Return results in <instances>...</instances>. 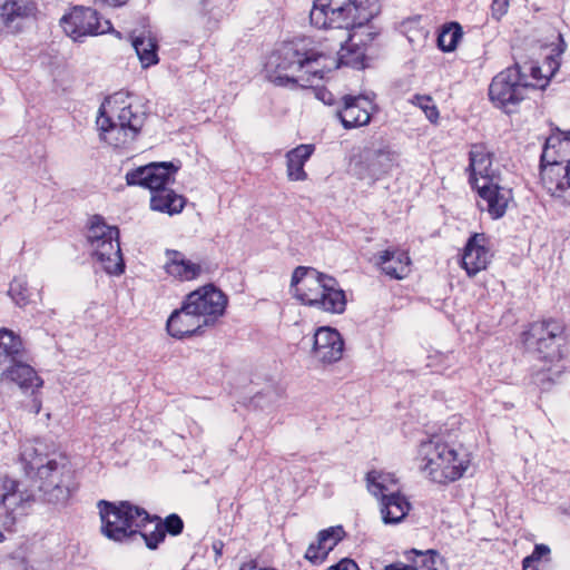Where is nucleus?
<instances>
[{
    "mask_svg": "<svg viewBox=\"0 0 570 570\" xmlns=\"http://www.w3.org/2000/svg\"><path fill=\"white\" fill-rule=\"evenodd\" d=\"M327 570H360V568L353 559L343 558L337 563L328 567Z\"/></svg>",
    "mask_w": 570,
    "mask_h": 570,
    "instance_id": "obj_44",
    "label": "nucleus"
},
{
    "mask_svg": "<svg viewBox=\"0 0 570 570\" xmlns=\"http://www.w3.org/2000/svg\"><path fill=\"white\" fill-rule=\"evenodd\" d=\"M0 377L2 381L14 383L22 392L30 394H33L43 384L36 370L23 358L0 368Z\"/></svg>",
    "mask_w": 570,
    "mask_h": 570,
    "instance_id": "obj_21",
    "label": "nucleus"
},
{
    "mask_svg": "<svg viewBox=\"0 0 570 570\" xmlns=\"http://www.w3.org/2000/svg\"><path fill=\"white\" fill-rule=\"evenodd\" d=\"M564 160L542 161L540 158V178L543 187L552 195L561 197L567 190Z\"/></svg>",
    "mask_w": 570,
    "mask_h": 570,
    "instance_id": "obj_26",
    "label": "nucleus"
},
{
    "mask_svg": "<svg viewBox=\"0 0 570 570\" xmlns=\"http://www.w3.org/2000/svg\"><path fill=\"white\" fill-rule=\"evenodd\" d=\"M498 78L499 76H494L489 86V98L495 106H498L497 101H499V92L495 90Z\"/></svg>",
    "mask_w": 570,
    "mask_h": 570,
    "instance_id": "obj_45",
    "label": "nucleus"
},
{
    "mask_svg": "<svg viewBox=\"0 0 570 570\" xmlns=\"http://www.w3.org/2000/svg\"><path fill=\"white\" fill-rule=\"evenodd\" d=\"M375 110L374 101L366 96L345 95L342 97V107L336 110V116L345 129H353L368 125Z\"/></svg>",
    "mask_w": 570,
    "mask_h": 570,
    "instance_id": "obj_17",
    "label": "nucleus"
},
{
    "mask_svg": "<svg viewBox=\"0 0 570 570\" xmlns=\"http://www.w3.org/2000/svg\"><path fill=\"white\" fill-rule=\"evenodd\" d=\"M180 166L173 161H155L126 173L128 186H139L150 190V208L170 216L183 212L186 198L167 186L175 181Z\"/></svg>",
    "mask_w": 570,
    "mask_h": 570,
    "instance_id": "obj_3",
    "label": "nucleus"
},
{
    "mask_svg": "<svg viewBox=\"0 0 570 570\" xmlns=\"http://www.w3.org/2000/svg\"><path fill=\"white\" fill-rule=\"evenodd\" d=\"M166 256L168 258L165 265L166 273L179 281L196 279L203 272L200 264L187 259L178 250L167 249Z\"/></svg>",
    "mask_w": 570,
    "mask_h": 570,
    "instance_id": "obj_27",
    "label": "nucleus"
},
{
    "mask_svg": "<svg viewBox=\"0 0 570 570\" xmlns=\"http://www.w3.org/2000/svg\"><path fill=\"white\" fill-rule=\"evenodd\" d=\"M420 470L426 476L440 484H446L460 479L468 469L469 461L461 458L440 435H433L421 441L417 450Z\"/></svg>",
    "mask_w": 570,
    "mask_h": 570,
    "instance_id": "obj_8",
    "label": "nucleus"
},
{
    "mask_svg": "<svg viewBox=\"0 0 570 570\" xmlns=\"http://www.w3.org/2000/svg\"><path fill=\"white\" fill-rule=\"evenodd\" d=\"M26 469L28 473L35 471L32 487L39 501L65 504L77 489L75 471L62 455H37L28 461Z\"/></svg>",
    "mask_w": 570,
    "mask_h": 570,
    "instance_id": "obj_4",
    "label": "nucleus"
},
{
    "mask_svg": "<svg viewBox=\"0 0 570 570\" xmlns=\"http://www.w3.org/2000/svg\"><path fill=\"white\" fill-rule=\"evenodd\" d=\"M97 507L101 520V533L109 540L128 542L139 535L150 550L157 549L165 540L166 534L158 523L150 533L140 531L147 523L159 520V517L149 514L144 508L130 501L100 500Z\"/></svg>",
    "mask_w": 570,
    "mask_h": 570,
    "instance_id": "obj_2",
    "label": "nucleus"
},
{
    "mask_svg": "<svg viewBox=\"0 0 570 570\" xmlns=\"http://www.w3.org/2000/svg\"><path fill=\"white\" fill-rule=\"evenodd\" d=\"M407 561L412 562L414 567L438 570V562L442 561L440 553L436 550L429 549L425 551L412 549L405 552Z\"/></svg>",
    "mask_w": 570,
    "mask_h": 570,
    "instance_id": "obj_35",
    "label": "nucleus"
},
{
    "mask_svg": "<svg viewBox=\"0 0 570 570\" xmlns=\"http://www.w3.org/2000/svg\"><path fill=\"white\" fill-rule=\"evenodd\" d=\"M60 26L65 33L75 41L112 30L111 22L109 20L101 22L98 11L89 7H75L60 19Z\"/></svg>",
    "mask_w": 570,
    "mask_h": 570,
    "instance_id": "obj_11",
    "label": "nucleus"
},
{
    "mask_svg": "<svg viewBox=\"0 0 570 570\" xmlns=\"http://www.w3.org/2000/svg\"><path fill=\"white\" fill-rule=\"evenodd\" d=\"M504 4H508V0H504Z\"/></svg>",
    "mask_w": 570,
    "mask_h": 570,
    "instance_id": "obj_55",
    "label": "nucleus"
},
{
    "mask_svg": "<svg viewBox=\"0 0 570 570\" xmlns=\"http://www.w3.org/2000/svg\"><path fill=\"white\" fill-rule=\"evenodd\" d=\"M367 488L375 495L383 498L390 491L389 483H395L396 480L391 474H384L377 471H370L366 474Z\"/></svg>",
    "mask_w": 570,
    "mask_h": 570,
    "instance_id": "obj_37",
    "label": "nucleus"
},
{
    "mask_svg": "<svg viewBox=\"0 0 570 570\" xmlns=\"http://www.w3.org/2000/svg\"><path fill=\"white\" fill-rule=\"evenodd\" d=\"M323 277H326V274L313 267H296L291 279L294 297L304 305L312 306L313 302H317V295L321 288H323Z\"/></svg>",
    "mask_w": 570,
    "mask_h": 570,
    "instance_id": "obj_18",
    "label": "nucleus"
},
{
    "mask_svg": "<svg viewBox=\"0 0 570 570\" xmlns=\"http://www.w3.org/2000/svg\"><path fill=\"white\" fill-rule=\"evenodd\" d=\"M36 0H0V32L21 33L29 20L36 17Z\"/></svg>",
    "mask_w": 570,
    "mask_h": 570,
    "instance_id": "obj_16",
    "label": "nucleus"
},
{
    "mask_svg": "<svg viewBox=\"0 0 570 570\" xmlns=\"http://www.w3.org/2000/svg\"><path fill=\"white\" fill-rule=\"evenodd\" d=\"M22 340L8 328L0 330V368L24 358Z\"/></svg>",
    "mask_w": 570,
    "mask_h": 570,
    "instance_id": "obj_31",
    "label": "nucleus"
},
{
    "mask_svg": "<svg viewBox=\"0 0 570 570\" xmlns=\"http://www.w3.org/2000/svg\"><path fill=\"white\" fill-rule=\"evenodd\" d=\"M344 341L340 332L332 327H320L314 334L312 354L324 364H332L343 356Z\"/></svg>",
    "mask_w": 570,
    "mask_h": 570,
    "instance_id": "obj_19",
    "label": "nucleus"
},
{
    "mask_svg": "<svg viewBox=\"0 0 570 570\" xmlns=\"http://www.w3.org/2000/svg\"><path fill=\"white\" fill-rule=\"evenodd\" d=\"M504 207H505V205H502V204H501V212H500L501 217H502V216H503V214H504Z\"/></svg>",
    "mask_w": 570,
    "mask_h": 570,
    "instance_id": "obj_53",
    "label": "nucleus"
},
{
    "mask_svg": "<svg viewBox=\"0 0 570 570\" xmlns=\"http://www.w3.org/2000/svg\"><path fill=\"white\" fill-rule=\"evenodd\" d=\"M382 272L394 279H402L410 272V257L404 252L386 249L379 257Z\"/></svg>",
    "mask_w": 570,
    "mask_h": 570,
    "instance_id": "obj_30",
    "label": "nucleus"
},
{
    "mask_svg": "<svg viewBox=\"0 0 570 570\" xmlns=\"http://www.w3.org/2000/svg\"><path fill=\"white\" fill-rule=\"evenodd\" d=\"M3 538H4V537H3V534L0 532V541H1Z\"/></svg>",
    "mask_w": 570,
    "mask_h": 570,
    "instance_id": "obj_54",
    "label": "nucleus"
},
{
    "mask_svg": "<svg viewBox=\"0 0 570 570\" xmlns=\"http://www.w3.org/2000/svg\"><path fill=\"white\" fill-rule=\"evenodd\" d=\"M214 549L216 550L217 554H220L222 553V550L219 548H217V544L215 543L214 544Z\"/></svg>",
    "mask_w": 570,
    "mask_h": 570,
    "instance_id": "obj_52",
    "label": "nucleus"
},
{
    "mask_svg": "<svg viewBox=\"0 0 570 570\" xmlns=\"http://www.w3.org/2000/svg\"><path fill=\"white\" fill-rule=\"evenodd\" d=\"M520 342L538 361L556 365L566 356L567 325L556 317L530 322L521 332Z\"/></svg>",
    "mask_w": 570,
    "mask_h": 570,
    "instance_id": "obj_6",
    "label": "nucleus"
},
{
    "mask_svg": "<svg viewBox=\"0 0 570 570\" xmlns=\"http://www.w3.org/2000/svg\"><path fill=\"white\" fill-rule=\"evenodd\" d=\"M562 137L564 138V144H570V129L569 130H561Z\"/></svg>",
    "mask_w": 570,
    "mask_h": 570,
    "instance_id": "obj_50",
    "label": "nucleus"
},
{
    "mask_svg": "<svg viewBox=\"0 0 570 570\" xmlns=\"http://www.w3.org/2000/svg\"><path fill=\"white\" fill-rule=\"evenodd\" d=\"M550 552L551 551H550V548L548 546L542 544V543L535 544L534 549H533V552L530 556L525 557L524 559H525V562H534L535 563L541 558L549 557Z\"/></svg>",
    "mask_w": 570,
    "mask_h": 570,
    "instance_id": "obj_42",
    "label": "nucleus"
},
{
    "mask_svg": "<svg viewBox=\"0 0 570 570\" xmlns=\"http://www.w3.org/2000/svg\"><path fill=\"white\" fill-rule=\"evenodd\" d=\"M239 570H276L275 568H259L256 560L244 562Z\"/></svg>",
    "mask_w": 570,
    "mask_h": 570,
    "instance_id": "obj_47",
    "label": "nucleus"
},
{
    "mask_svg": "<svg viewBox=\"0 0 570 570\" xmlns=\"http://www.w3.org/2000/svg\"><path fill=\"white\" fill-rule=\"evenodd\" d=\"M323 288L317 295V302H313L312 307L326 313L342 314L346 308L345 292L340 288L338 282L330 276L323 277Z\"/></svg>",
    "mask_w": 570,
    "mask_h": 570,
    "instance_id": "obj_25",
    "label": "nucleus"
},
{
    "mask_svg": "<svg viewBox=\"0 0 570 570\" xmlns=\"http://www.w3.org/2000/svg\"><path fill=\"white\" fill-rule=\"evenodd\" d=\"M490 252L487 248V238L484 234H473L466 242L461 258L462 267L469 276L478 274L487 268L490 262Z\"/></svg>",
    "mask_w": 570,
    "mask_h": 570,
    "instance_id": "obj_22",
    "label": "nucleus"
},
{
    "mask_svg": "<svg viewBox=\"0 0 570 570\" xmlns=\"http://www.w3.org/2000/svg\"><path fill=\"white\" fill-rule=\"evenodd\" d=\"M490 154L482 146H473L470 151L469 181L478 190L479 196L487 202L489 214L499 218V183L492 170Z\"/></svg>",
    "mask_w": 570,
    "mask_h": 570,
    "instance_id": "obj_10",
    "label": "nucleus"
},
{
    "mask_svg": "<svg viewBox=\"0 0 570 570\" xmlns=\"http://www.w3.org/2000/svg\"><path fill=\"white\" fill-rule=\"evenodd\" d=\"M566 184L567 190L570 189V160H567L566 165Z\"/></svg>",
    "mask_w": 570,
    "mask_h": 570,
    "instance_id": "obj_48",
    "label": "nucleus"
},
{
    "mask_svg": "<svg viewBox=\"0 0 570 570\" xmlns=\"http://www.w3.org/2000/svg\"><path fill=\"white\" fill-rule=\"evenodd\" d=\"M566 146L561 129L557 126H552L551 132L544 141L540 158H542V161L556 163L557 160H564L567 163L568 159L563 156Z\"/></svg>",
    "mask_w": 570,
    "mask_h": 570,
    "instance_id": "obj_33",
    "label": "nucleus"
},
{
    "mask_svg": "<svg viewBox=\"0 0 570 570\" xmlns=\"http://www.w3.org/2000/svg\"><path fill=\"white\" fill-rule=\"evenodd\" d=\"M381 505L382 519L386 524L399 523L406 517L410 510V502L399 491L383 494Z\"/></svg>",
    "mask_w": 570,
    "mask_h": 570,
    "instance_id": "obj_29",
    "label": "nucleus"
},
{
    "mask_svg": "<svg viewBox=\"0 0 570 570\" xmlns=\"http://www.w3.org/2000/svg\"><path fill=\"white\" fill-rule=\"evenodd\" d=\"M548 365V367H542L531 373V384L537 386L541 392L550 391L561 374V371L553 370L554 365Z\"/></svg>",
    "mask_w": 570,
    "mask_h": 570,
    "instance_id": "obj_36",
    "label": "nucleus"
},
{
    "mask_svg": "<svg viewBox=\"0 0 570 570\" xmlns=\"http://www.w3.org/2000/svg\"><path fill=\"white\" fill-rule=\"evenodd\" d=\"M462 37L463 30L460 23L450 22L442 27L438 36V47L443 52H452L456 49Z\"/></svg>",
    "mask_w": 570,
    "mask_h": 570,
    "instance_id": "obj_34",
    "label": "nucleus"
},
{
    "mask_svg": "<svg viewBox=\"0 0 570 570\" xmlns=\"http://www.w3.org/2000/svg\"><path fill=\"white\" fill-rule=\"evenodd\" d=\"M8 293L19 306H23L29 302L30 293L23 279L14 278L10 283Z\"/></svg>",
    "mask_w": 570,
    "mask_h": 570,
    "instance_id": "obj_39",
    "label": "nucleus"
},
{
    "mask_svg": "<svg viewBox=\"0 0 570 570\" xmlns=\"http://www.w3.org/2000/svg\"><path fill=\"white\" fill-rule=\"evenodd\" d=\"M499 2V0H492V16L495 17V8L494 6Z\"/></svg>",
    "mask_w": 570,
    "mask_h": 570,
    "instance_id": "obj_51",
    "label": "nucleus"
},
{
    "mask_svg": "<svg viewBox=\"0 0 570 570\" xmlns=\"http://www.w3.org/2000/svg\"><path fill=\"white\" fill-rule=\"evenodd\" d=\"M400 154L390 149L367 151L352 164V174L370 185L389 175L400 165Z\"/></svg>",
    "mask_w": 570,
    "mask_h": 570,
    "instance_id": "obj_12",
    "label": "nucleus"
},
{
    "mask_svg": "<svg viewBox=\"0 0 570 570\" xmlns=\"http://www.w3.org/2000/svg\"><path fill=\"white\" fill-rule=\"evenodd\" d=\"M38 499L35 489L23 488L22 484L11 478L4 476L0 479V505L7 512L6 525H13L16 514H26L29 508Z\"/></svg>",
    "mask_w": 570,
    "mask_h": 570,
    "instance_id": "obj_15",
    "label": "nucleus"
},
{
    "mask_svg": "<svg viewBox=\"0 0 570 570\" xmlns=\"http://www.w3.org/2000/svg\"><path fill=\"white\" fill-rule=\"evenodd\" d=\"M530 76L532 82L528 81V76L520 71L519 65L508 68L501 83V107L508 104H518L524 98V91L528 88L544 89L550 77L542 75L540 67L531 66Z\"/></svg>",
    "mask_w": 570,
    "mask_h": 570,
    "instance_id": "obj_13",
    "label": "nucleus"
},
{
    "mask_svg": "<svg viewBox=\"0 0 570 570\" xmlns=\"http://www.w3.org/2000/svg\"><path fill=\"white\" fill-rule=\"evenodd\" d=\"M341 49L337 58L334 60V67H352L354 69H364L366 59V41L357 31L348 33L345 43L341 42Z\"/></svg>",
    "mask_w": 570,
    "mask_h": 570,
    "instance_id": "obj_24",
    "label": "nucleus"
},
{
    "mask_svg": "<svg viewBox=\"0 0 570 570\" xmlns=\"http://www.w3.org/2000/svg\"><path fill=\"white\" fill-rule=\"evenodd\" d=\"M523 570H539L534 562H525V559L522 561Z\"/></svg>",
    "mask_w": 570,
    "mask_h": 570,
    "instance_id": "obj_49",
    "label": "nucleus"
},
{
    "mask_svg": "<svg viewBox=\"0 0 570 570\" xmlns=\"http://www.w3.org/2000/svg\"><path fill=\"white\" fill-rule=\"evenodd\" d=\"M315 150L314 145L302 144L286 154L287 177L292 181H303L307 179V173L304 169L306 161Z\"/></svg>",
    "mask_w": 570,
    "mask_h": 570,
    "instance_id": "obj_28",
    "label": "nucleus"
},
{
    "mask_svg": "<svg viewBox=\"0 0 570 570\" xmlns=\"http://www.w3.org/2000/svg\"><path fill=\"white\" fill-rule=\"evenodd\" d=\"M371 0H315L309 12L311 23L318 29L362 28L376 14Z\"/></svg>",
    "mask_w": 570,
    "mask_h": 570,
    "instance_id": "obj_7",
    "label": "nucleus"
},
{
    "mask_svg": "<svg viewBox=\"0 0 570 570\" xmlns=\"http://www.w3.org/2000/svg\"><path fill=\"white\" fill-rule=\"evenodd\" d=\"M156 521L160 525L165 534L168 533L170 535H178L184 530V521L176 513L169 514L168 517L165 518L164 521H161L160 518L159 520Z\"/></svg>",
    "mask_w": 570,
    "mask_h": 570,
    "instance_id": "obj_40",
    "label": "nucleus"
},
{
    "mask_svg": "<svg viewBox=\"0 0 570 570\" xmlns=\"http://www.w3.org/2000/svg\"><path fill=\"white\" fill-rule=\"evenodd\" d=\"M184 299L207 326H213L224 315L228 303L227 296L213 284L190 292Z\"/></svg>",
    "mask_w": 570,
    "mask_h": 570,
    "instance_id": "obj_14",
    "label": "nucleus"
},
{
    "mask_svg": "<svg viewBox=\"0 0 570 570\" xmlns=\"http://www.w3.org/2000/svg\"><path fill=\"white\" fill-rule=\"evenodd\" d=\"M132 47L144 68H148L158 62V45L150 35H140L132 39Z\"/></svg>",
    "mask_w": 570,
    "mask_h": 570,
    "instance_id": "obj_32",
    "label": "nucleus"
},
{
    "mask_svg": "<svg viewBox=\"0 0 570 570\" xmlns=\"http://www.w3.org/2000/svg\"><path fill=\"white\" fill-rule=\"evenodd\" d=\"M326 56L308 38L283 42L266 63V78L278 87L312 86L324 77Z\"/></svg>",
    "mask_w": 570,
    "mask_h": 570,
    "instance_id": "obj_1",
    "label": "nucleus"
},
{
    "mask_svg": "<svg viewBox=\"0 0 570 570\" xmlns=\"http://www.w3.org/2000/svg\"><path fill=\"white\" fill-rule=\"evenodd\" d=\"M367 24H368V22L364 23L362 28H355V29L348 30L350 31L348 33H354L355 31H357L360 35H362L363 40L366 41V46L370 45L377 36V32L372 31L371 30L372 28Z\"/></svg>",
    "mask_w": 570,
    "mask_h": 570,
    "instance_id": "obj_43",
    "label": "nucleus"
},
{
    "mask_svg": "<svg viewBox=\"0 0 570 570\" xmlns=\"http://www.w3.org/2000/svg\"><path fill=\"white\" fill-rule=\"evenodd\" d=\"M196 312H193L184 299L180 308L175 309L167 320L166 328L170 336L175 338H184L202 333V328L208 327L203 324Z\"/></svg>",
    "mask_w": 570,
    "mask_h": 570,
    "instance_id": "obj_20",
    "label": "nucleus"
},
{
    "mask_svg": "<svg viewBox=\"0 0 570 570\" xmlns=\"http://www.w3.org/2000/svg\"><path fill=\"white\" fill-rule=\"evenodd\" d=\"M413 105L417 106L424 112L425 117L432 122L436 124L440 117L438 107L433 104V99L425 95H415L411 100Z\"/></svg>",
    "mask_w": 570,
    "mask_h": 570,
    "instance_id": "obj_38",
    "label": "nucleus"
},
{
    "mask_svg": "<svg viewBox=\"0 0 570 570\" xmlns=\"http://www.w3.org/2000/svg\"><path fill=\"white\" fill-rule=\"evenodd\" d=\"M384 570H417L413 564L394 562L384 567Z\"/></svg>",
    "mask_w": 570,
    "mask_h": 570,
    "instance_id": "obj_46",
    "label": "nucleus"
},
{
    "mask_svg": "<svg viewBox=\"0 0 570 570\" xmlns=\"http://www.w3.org/2000/svg\"><path fill=\"white\" fill-rule=\"evenodd\" d=\"M345 537V531L342 525L330 527L321 530L317 533L316 542H312L306 552L305 559L313 564L323 563L328 553L341 542Z\"/></svg>",
    "mask_w": 570,
    "mask_h": 570,
    "instance_id": "obj_23",
    "label": "nucleus"
},
{
    "mask_svg": "<svg viewBox=\"0 0 570 570\" xmlns=\"http://www.w3.org/2000/svg\"><path fill=\"white\" fill-rule=\"evenodd\" d=\"M145 119V112L131 102L125 104L124 95L119 92L101 105L97 125L107 144L115 148H127L136 140Z\"/></svg>",
    "mask_w": 570,
    "mask_h": 570,
    "instance_id": "obj_5",
    "label": "nucleus"
},
{
    "mask_svg": "<svg viewBox=\"0 0 570 570\" xmlns=\"http://www.w3.org/2000/svg\"><path fill=\"white\" fill-rule=\"evenodd\" d=\"M566 50V42L559 36V43L552 49V53L547 58V63L550 68V77H552L560 67V57Z\"/></svg>",
    "mask_w": 570,
    "mask_h": 570,
    "instance_id": "obj_41",
    "label": "nucleus"
},
{
    "mask_svg": "<svg viewBox=\"0 0 570 570\" xmlns=\"http://www.w3.org/2000/svg\"><path fill=\"white\" fill-rule=\"evenodd\" d=\"M86 237L92 255L106 273L110 275L124 273L125 264L119 244L118 227L108 225L102 216L94 215L89 218Z\"/></svg>",
    "mask_w": 570,
    "mask_h": 570,
    "instance_id": "obj_9",
    "label": "nucleus"
}]
</instances>
